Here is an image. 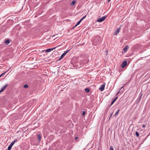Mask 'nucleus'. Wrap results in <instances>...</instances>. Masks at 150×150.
Segmentation results:
<instances>
[{
	"label": "nucleus",
	"instance_id": "nucleus-1",
	"mask_svg": "<svg viewBox=\"0 0 150 150\" xmlns=\"http://www.w3.org/2000/svg\"><path fill=\"white\" fill-rule=\"evenodd\" d=\"M106 17L105 16H104L102 17V18H100L99 19H98L97 21L98 22H102L103 21H104Z\"/></svg>",
	"mask_w": 150,
	"mask_h": 150
},
{
	"label": "nucleus",
	"instance_id": "nucleus-2",
	"mask_svg": "<svg viewBox=\"0 0 150 150\" xmlns=\"http://www.w3.org/2000/svg\"><path fill=\"white\" fill-rule=\"evenodd\" d=\"M105 87V84H103L101 85L100 87L99 88V89L101 91H103Z\"/></svg>",
	"mask_w": 150,
	"mask_h": 150
},
{
	"label": "nucleus",
	"instance_id": "nucleus-3",
	"mask_svg": "<svg viewBox=\"0 0 150 150\" xmlns=\"http://www.w3.org/2000/svg\"><path fill=\"white\" fill-rule=\"evenodd\" d=\"M57 46L56 47H55L52 48H49V49H47L46 50V52H51V51H52V50L55 49H56V48L57 47Z\"/></svg>",
	"mask_w": 150,
	"mask_h": 150
},
{
	"label": "nucleus",
	"instance_id": "nucleus-4",
	"mask_svg": "<svg viewBox=\"0 0 150 150\" xmlns=\"http://www.w3.org/2000/svg\"><path fill=\"white\" fill-rule=\"evenodd\" d=\"M127 64V62L126 61H124L122 63V64H121V67L122 68H124L126 65Z\"/></svg>",
	"mask_w": 150,
	"mask_h": 150
},
{
	"label": "nucleus",
	"instance_id": "nucleus-5",
	"mask_svg": "<svg viewBox=\"0 0 150 150\" xmlns=\"http://www.w3.org/2000/svg\"><path fill=\"white\" fill-rule=\"evenodd\" d=\"M120 30V28H118L116 31L114 33V35H117V34L119 33Z\"/></svg>",
	"mask_w": 150,
	"mask_h": 150
},
{
	"label": "nucleus",
	"instance_id": "nucleus-6",
	"mask_svg": "<svg viewBox=\"0 0 150 150\" xmlns=\"http://www.w3.org/2000/svg\"><path fill=\"white\" fill-rule=\"evenodd\" d=\"M8 84H5V85L2 88H1V90L3 92L4 91V90L6 88V87L8 86Z\"/></svg>",
	"mask_w": 150,
	"mask_h": 150
},
{
	"label": "nucleus",
	"instance_id": "nucleus-7",
	"mask_svg": "<svg viewBox=\"0 0 150 150\" xmlns=\"http://www.w3.org/2000/svg\"><path fill=\"white\" fill-rule=\"evenodd\" d=\"M69 50H68L66 51V52H64L61 55L62 56V57H64L67 54V53L69 52Z\"/></svg>",
	"mask_w": 150,
	"mask_h": 150
},
{
	"label": "nucleus",
	"instance_id": "nucleus-8",
	"mask_svg": "<svg viewBox=\"0 0 150 150\" xmlns=\"http://www.w3.org/2000/svg\"><path fill=\"white\" fill-rule=\"evenodd\" d=\"M129 48V47L127 45L125 47L124 49V51L125 52H126Z\"/></svg>",
	"mask_w": 150,
	"mask_h": 150
},
{
	"label": "nucleus",
	"instance_id": "nucleus-9",
	"mask_svg": "<svg viewBox=\"0 0 150 150\" xmlns=\"http://www.w3.org/2000/svg\"><path fill=\"white\" fill-rule=\"evenodd\" d=\"M76 1L75 0L73 1L71 3V6H74L75 4Z\"/></svg>",
	"mask_w": 150,
	"mask_h": 150
},
{
	"label": "nucleus",
	"instance_id": "nucleus-10",
	"mask_svg": "<svg viewBox=\"0 0 150 150\" xmlns=\"http://www.w3.org/2000/svg\"><path fill=\"white\" fill-rule=\"evenodd\" d=\"M4 42L6 44V45H8V44L9 43H10V41L9 40H6L5 41H4Z\"/></svg>",
	"mask_w": 150,
	"mask_h": 150
},
{
	"label": "nucleus",
	"instance_id": "nucleus-11",
	"mask_svg": "<svg viewBox=\"0 0 150 150\" xmlns=\"http://www.w3.org/2000/svg\"><path fill=\"white\" fill-rule=\"evenodd\" d=\"M82 21L80 20L78 22V23L76 24V25H75L74 27H76V26H77L78 25H79L80 23H81V21Z\"/></svg>",
	"mask_w": 150,
	"mask_h": 150
},
{
	"label": "nucleus",
	"instance_id": "nucleus-12",
	"mask_svg": "<svg viewBox=\"0 0 150 150\" xmlns=\"http://www.w3.org/2000/svg\"><path fill=\"white\" fill-rule=\"evenodd\" d=\"M38 141L39 142H40V140L41 139V135L40 134H39L38 135Z\"/></svg>",
	"mask_w": 150,
	"mask_h": 150
},
{
	"label": "nucleus",
	"instance_id": "nucleus-13",
	"mask_svg": "<svg viewBox=\"0 0 150 150\" xmlns=\"http://www.w3.org/2000/svg\"><path fill=\"white\" fill-rule=\"evenodd\" d=\"M85 91L86 92L88 93L90 91V89L89 88H86L85 89Z\"/></svg>",
	"mask_w": 150,
	"mask_h": 150
},
{
	"label": "nucleus",
	"instance_id": "nucleus-14",
	"mask_svg": "<svg viewBox=\"0 0 150 150\" xmlns=\"http://www.w3.org/2000/svg\"><path fill=\"white\" fill-rule=\"evenodd\" d=\"M12 146L11 145H10L8 146V150H10L11 149V147Z\"/></svg>",
	"mask_w": 150,
	"mask_h": 150
},
{
	"label": "nucleus",
	"instance_id": "nucleus-15",
	"mask_svg": "<svg viewBox=\"0 0 150 150\" xmlns=\"http://www.w3.org/2000/svg\"><path fill=\"white\" fill-rule=\"evenodd\" d=\"M135 135L137 136V137H139V134L138 132L136 131L135 132Z\"/></svg>",
	"mask_w": 150,
	"mask_h": 150
},
{
	"label": "nucleus",
	"instance_id": "nucleus-16",
	"mask_svg": "<svg viewBox=\"0 0 150 150\" xmlns=\"http://www.w3.org/2000/svg\"><path fill=\"white\" fill-rule=\"evenodd\" d=\"M119 111L120 110H119L116 112L115 114L114 115V116H116L117 115Z\"/></svg>",
	"mask_w": 150,
	"mask_h": 150
},
{
	"label": "nucleus",
	"instance_id": "nucleus-17",
	"mask_svg": "<svg viewBox=\"0 0 150 150\" xmlns=\"http://www.w3.org/2000/svg\"><path fill=\"white\" fill-rule=\"evenodd\" d=\"M17 141V139H15V140L13 141L11 143V144H14L15 143V142H16Z\"/></svg>",
	"mask_w": 150,
	"mask_h": 150
},
{
	"label": "nucleus",
	"instance_id": "nucleus-18",
	"mask_svg": "<svg viewBox=\"0 0 150 150\" xmlns=\"http://www.w3.org/2000/svg\"><path fill=\"white\" fill-rule=\"evenodd\" d=\"M6 73V72H4L2 73L0 75V78L2 76L4 75Z\"/></svg>",
	"mask_w": 150,
	"mask_h": 150
},
{
	"label": "nucleus",
	"instance_id": "nucleus-19",
	"mask_svg": "<svg viewBox=\"0 0 150 150\" xmlns=\"http://www.w3.org/2000/svg\"><path fill=\"white\" fill-rule=\"evenodd\" d=\"M28 86L27 84L25 85L24 86V88H27L28 87Z\"/></svg>",
	"mask_w": 150,
	"mask_h": 150
},
{
	"label": "nucleus",
	"instance_id": "nucleus-20",
	"mask_svg": "<svg viewBox=\"0 0 150 150\" xmlns=\"http://www.w3.org/2000/svg\"><path fill=\"white\" fill-rule=\"evenodd\" d=\"M86 114V112L84 111H83L82 112V115L83 116H84L85 115V114Z\"/></svg>",
	"mask_w": 150,
	"mask_h": 150
},
{
	"label": "nucleus",
	"instance_id": "nucleus-21",
	"mask_svg": "<svg viewBox=\"0 0 150 150\" xmlns=\"http://www.w3.org/2000/svg\"><path fill=\"white\" fill-rule=\"evenodd\" d=\"M110 150H114L112 146H111L110 147Z\"/></svg>",
	"mask_w": 150,
	"mask_h": 150
},
{
	"label": "nucleus",
	"instance_id": "nucleus-22",
	"mask_svg": "<svg viewBox=\"0 0 150 150\" xmlns=\"http://www.w3.org/2000/svg\"><path fill=\"white\" fill-rule=\"evenodd\" d=\"M115 101L114 100L112 102L111 105L115 102Z\"/></svg>",
	"mask_w": 150,
	"mask_h": 150
},
{
	"label": "nucleus",
	"instance_id": "nucleus-23",
	"mask_svg": "<svg viewBox=\"0 0 150 150\" xmlns=\"http://www.w3.org/2000/svg\"><path fill=\"white\" fill-rule=\"evenodd\" d=\"M86 17V16H84L80 20L82 21V20H83L84 18H85Z\"/></svg>",
	"mask_w": 150,
	"mask_h": 150
},
{
	"label": "nucleus",
	"instance_id": "nucleus-24",
	"mask_svg": "<svg viewBox=\"0 0 150 150\" xmlns=\"http://www.w3.org/2000/svg\"><path fill=\"white\" fill-rule=\"evenodd\" d=\"M113 114V112H112L111 113V114L110 116V117H109V120L110 119V117H111V116H112V115Z\"/></svg>",
	"mask_w": 150,
	"mask_h": 150
},
{
	"label": "nucleus",
	"instance_id": "nucleus-25",
	"mask_svg": "<svg viewBox=\"0 0 150 150\" xmlns=\"http://www.w3.org/2000/svg\"><path fill=\"white\" fill-rule=\"evenodd\" d=\"M63 57H62V56L61 55V57H60L59 58V60H60L61 59H62Z\"/></svg>",
	"mask_w": 150,
	"mask_h": 150
},
{
	"label": "nucleus",
	"instance_id": "nucleus-26",
	"mask_svg": "<svg viewBox=\"0 0 150 150\" xmlns=\"http://www.w3.org/2000/svg\"><path fill=\"white\" fill-rule=\"evenodd\" d=\"M63 57H62V56L61 55V57H60L59 58V60H60L61 59H62Z\"/></svg>",
	"mask_w": 150,
	"mask_h": 150
},
{
	"label": "nucleus",
	"instance_id": "nucleus-27",
	"mask_svg": "<svg viewBox=\"0 0 150 150\" xmlns=\"http://www.w3.org/2000/svg\"><path fill=\"white\" fill-rule=\"evenodd\" d=\"M118 98V97L117 96L116 97H115V98L114 99V100L116 101V100L117 99V98Z\"/></svg>",
	"mask_w": 150,
	"mask_h": 150
},
{
	"label": "nucleus",
	"instance_id": "nucleus-28",
	"mask_svg": "<svg viewBox=\"0 0 150 150\" xmlns=\"http://www.w3.org/2000/svg\"><path fill=\"white\" fill-rule=\"evenodd\" d=\"M118 98V97L117 96L116 97H115V98L114 99V100L116 101V100L117 99V98Z\"/></svg>",
	"mask_w": 150,
	"mask_h": 150
},
{
	"label": "nucleus",
	"instance_id": "nucleus-29",
	"mask_svg": "<svg viewBox=\"0 0 150 150\" xmlns=\"http://www.w3.org/2000/svg\"><path fill=\"white\" fill-rule=\"evenodd\" d=\"M78 138L77 137H76L75 138V140H76L77 139H78Z\"/></svg>",
	"mask_w": 150,
	"mask_h": 150
},
{
	"label": "nucleus",
	"instance_id": "nucleus-30",
	"mask_svg": "<svg viewBox=\"0 0 150 150\" xmlns=\"http://www.w3.org/2000/svg\"><path fill=\"white\" fill-rule=\"evenodd\" d=\"M120 92V91H119L117 92V94L116 95H118V94H119V92Z\"/></svg>",
	"mask_w": 150,
	"mask_h": 150
},
{
	"label": "nucleus",
	"instance_id": "nucleus-31",
	"mask_svg": "<svg viewBox=\"0 0 150 150\" xmlns=\"http://www.w3.org/2000/svg\"><path fill=\"white\" fill-rule=\"evenodd\" d=\"M142 127H145V125H143Z\"/></svg>",
	"mask_w": 150,
	"mask_h": 150
},
{
	"label": "nucleus",
	"instance_id": "nucleus-32",
	"mask_svg": "<svg viewBox=\"0 0 150 150\" xmlns=\"http://www.w3.org/2000/svg\"><path fill=\"white\" fill-rule=\"evenodd\" d=\"M10 145H11V146H13V144H11H11H10Z\"/></svg>",
	"mask_w": 150,
	"mask_h": 150
},
{
	"label": "nucleus",
	"instance_id": "nucleus-33",
	"mask_svg": "<svg viewBox=\"0 0 150 150\" xmlns=\"http://www.w3.org/2000/svg\"><path fill=\"white\" fill-rule=\"evenodd\" d=\"M111 0H108V2L109 3L110 1Z\"/></svg>",
	"mask_w": 150,
	"mask_h": 150
},
{
	"label": "nucleus",
	"instance_id": "nucleus-34",
	"mask_svg": "<svg viewBox=\"0 0 150 150\" xmlns=\"http://www.w3.org/2000/svg\"><path fill=\"white\" fill-rule=\"evenodd\" d=\"M2 92V91L1 90H0V93H1Z\"/></svg>",
	"mask_w": 150,
	"mask_h": 150
},
{
	"label": "nucleus",
	"instance_id": "nucleus-35",
	"mask_svg": "<svg viewBox=\"0 0 150 150\" xmlns=\"http://www.w3.org/2000/svg\"><path fill=\"white\" fill-rule=\"evenodd\" d=\"M123 88V87L121 88L120 90L122 89Z\"/></svg>",
	"mask_w": 150,
	"mask_h": 150
},
{
	"label": "nucleus",
	"instance_id": "nucleus-36",
	"mask_svg": "<svg viewBox=\"0 0 150 150\" xmlns=\"http://www.w3.org/2000/svg\"><path fill=\"white\" fill-rule=\"evenodd\" d=\"M98 38H99V36H98Z\"/></svg>",
	"mask_w": 150,
	"mask_h": 150
}]
</instances>
